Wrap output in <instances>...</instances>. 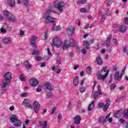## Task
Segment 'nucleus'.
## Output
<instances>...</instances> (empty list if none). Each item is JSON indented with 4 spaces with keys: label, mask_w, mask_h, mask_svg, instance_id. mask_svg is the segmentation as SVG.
<instances>
[{
    "label": "nucleus",
    "mask_w": 128,
    "mask_h": 128,
    "mask_svg": "<svg viewBox=\"0 0 128 128\" xmlns=\"http://www.w3.org/2000/svg\"><path fill=\"white\" fill-rule=\"evenodd\" d=\"M0 32H4V33L6 32V30L4 29V28H1Z\"/></svg>",
    "instance_id": "0e129e2a"
},
{
    "label": "nucleus",
    "mask_w": 128,
    "mask_h": 128,
    "mask_svg": "<svg viewBox=\"0 0 128 128\" xmlns=\"http://www.w3.org/2000/svg\"><path fill=\"white\" fill-rule=\"evenodd\" d=\"M60 26H58L56 27V24H54L52 28V30H56V32H58V30H61Z\"/></svg>",
    "instance_id": "a878e982"
},
{
    "label": "nucleus",
    "mask_w": 128,
    "mask_h": 128,
    "mask_svg": "<svg viewBox=\"0 0 128 128\" xmlns=\"http://www.w3.org/2000/svg\"><path fill=\"white\" fill-rule=\"evenodd\" d=\"M82 52L83 54H86V50L84 48H82Z\"/></svg>",
    "instance_id": "052dcab7"
},
{
    "label": "nucleus",
    "mask_w": 128,
    "mask_h": 128,
    "mask_svg": "<svg viewBox=\"0 0 128 128\" xmlns=\"http://www.w3.org/2000/svg\"><path fill=\"white\" fill-rule=\"evenodd\" d=\"M77 4H86V0H79L77 2Z\"/></svg>",
    "instance_id": "58836bf2"
},
{
    "label": "nucleus",
    "mask_w": 128,
    "mask_h": 128,
    "mask_svg": "<svg viewBox=\"0 0 128 128\" xmlns=\"http://www.w3.org/2000/svg\"><path fill=\"white\" fill-rule=\"evenodd\" d=\"M114 2V0H111L110 2H109L107 3L106 6H110L112 4V2Z\"/></svg>",
    "instance_id": "13d9d810"
},
{
    "label": "nucleus",
    "mask_w": 128,
    "mask_h": 128,
    "mask_svg": "<svg viewBox=\"0 0 128 128\" xmlns=\"http://www.w3.org/2000/svg\"><path fill=\"white\" fill-rule=\"evenodd\" d=\"M8 4L10 8H14L16 6V0H7Z\"/></svg>",
    "instance_id": "f3484780"
},
{
    "label": "nucleus",
    "mask_w": 128,
    "mask_h": 128,
    "mask_svg": "<svg viewBox=\"0 0 128 128\" xmlns=\"http://www.w3.org/2000/svg\"><path fill=\"white\" fill-rule=\"evenodd\" d=\"M116 87V84H112L110 86V90H114Z\"/></svg>",
    "instance_id": "ea45409f"
},
{
    "label": "nucleus",
    "mask_w": 128,
    "mask_h": 128,
    "mask_svg": "<svg viewBox=\"0 0 128 128\" xmlns=\"http://www.w3.org/2000/svg\"><path fill=\"white\" fill-rule=\"evenodd\" d=\"M112 35H109L108 36L106 42V44L107 46H110V40H112Z\"/></svg>",
    "instance_id": "412c9836"
},
{
    "label": "nucleus",
    "mask_w": 128,
    "mask_h": 128,
    "mask_svg": "<svg viewBox=\"0 0 128 128\" xmlns=\"http://www.w3.org/2000/svg\"><path fill=\"white\" fill-rule=\"evenodd\" d=\"M104 104L102 102H100L98 104V106L99 108H104Z\"/></svg>",
    "instance_id": "37998d69"
},
{
    "label": "nucleus",
    "mask_w": 128,
    "mask_h": 128,
    "mask_svg": "<svg viewBox=\"0 0 128 128\" xmlns=\"http://www.w3.org/2000/svg\"><path fill=\"white\" fill-rule=\"evenodd\" d=\"M110 100L108 99L106 101V104L105 106H103V110L104 112H106L108 108V106H110L111 104Z\"/></svg>",
    "instance_id": "2eb2a0df"
},
{
    "label": "nucleus",
    "mask_w": 128,
    "mask_h": 128,
    "mask_svg": "<svg viewBox=\"0 0 128 128\" xmlns=\"http://www.w3.org/2000/svg\"><path fill=\"white\" fill-rule=\"evenodd\" d=\"M124 22L126 24H128V18H126L124 20Z\"/></svg>",
    "instance_id": "338daca9"
},
{
    "label": "nucleus",
    "mask_w": 128,
    "mask_h": 128,
    "mask_svg": "<svg viewBox=\"0 0 128 128\" xmlns=\"http://www.w3.org/2000/svg\"><path fill=\"white\" fill-rule=\"evenodd\" d=\"M52 12H54V14H56V11L50 10V9H48L46 10V12L44 16H50V14Z\"/></svg>",
    "instance_id": "aec40b11"
},
{
    "label": "nucleus",
    "mask_w": 128,
    "mask_h": 128,
    "mask_svg": "<svg viewBox=\"0 0 128 128\" xmlns=\"http://www.w3.org/2000/svg\"><path fill=\"white\" fill-rule=\"evenodd\" d=\"M62 46V40L58 37H55L52 40V46L54 48V46L56 48H60Z\"/></svg>",
    "instance_id": "20e7f679"
},
{
    "label": "nucleus",
    "mask_w": 128,
    "mask_h": 128,
    "mask_svg": "<svg viewBox=\"0 0 128 128\" xmlns=\"http://www.w3.org/2000/svg\"><path fill=\"white\" fill-rule=\"evenodd\" d=\"M8 20L10 22H16V17L12 14Z\"/></svg>",
    "instance_id": "b1692460"
},
{
    "label": "nucleus",
    "mask_w": 128,
    "mask_h": 128,
    "mask_svg": "<svg viewBox=\"0 0 128 128\" xmlns=\"http://www.w3.org/2000/svg\"><path fill=\"white\" fill-rule=\"evenodd\" d=\"M66 32L68 34H72L74 32V28L72 27L68 28H67Z\"/></svg>",
    "instance_id": "5701e85b"
},
{
    "label": "nucleus",
    "mask_w": 128,
    "mask_h": 128,
    "mask_svg": "<svg viewBox=\"0 0 128 128\" xmlns=\"http://www.w3.org/2000/svg\"><path fill=\"white\" fill-rule=\"evenodd\" d=\"M86 72L87 74H92V68H90V66L88 67Z\"/></svg>",
    "instance_id": "49530a36"
},
{
    "label": "nucleus",
    "mask_w": 128,
    "mask_h": 128,
    "mask_svg": "<svg viewBox=\"0 0 128 128\" xmlns=\"http://www.w3.org/2000/svg\"><path fill=\"white\" fill-rule=\"evenodd\" d=\"M64 2H58L54 4V6L56 8H58L59 12H62V10H64Z\"/></svg>",
    "instance_id": "0eeeda50"
},
{
    "label": "nucleus",
    "mask_w": 128,
    "mask_h": 128,
    "mask_svg": "<svg viewBox=\"0 0 128 128\" xmlns=\"http://www.w3.org/2000/svg\"><path fill=\"white\" fill-rule=\"evenodd\" d=\"M80 12H82L83 14H86V12H90V10H86V8H83L80 10Z\"/></svg>",
    "instance_id": "473e14b6"
},
{
    "label": "nucleus",
    "mask_w": 128,
    "mask_h": 128,
    "mask_svg": "<svg viewBox=\"0 0 128 128\" xmlns=\"http://www.w3.org/2000/svg\"><path fill=\"white\" fill-rule=\"evenodd\" d=\"M94 101H92L88 106V112H92L94 108Z\"/></svg>",
    "instance_id": "4be33fe9"
},
{
    "label": "nucleus",
    "mask_w": 128,
    "mask_h": 128,
    "mask_svg": "<svg viewBox=\"0 0 128 128\" xmlns=\"http://www.w3.org/2000/svg\"><path fill=\"white\" fill-rule=\"evenodd\" d=\"M48 32H45V34H44V40H48Z\"/></svg>",
    "instance_id": "4d7b16f0"
},
{
    "label": "nucleus",
    "mask_w": 128,
    "mask_h": 128,
    "mask_svg": "<svg viewBox=\"0 0 128 128\" xmlns=\"http://www.w3.org/2000/svg\"><path fill=\"white\" fill-rule=\"evenodd\" d=\"M122 76V75L120 74V71L116 72L114 75V80H120Z\"/></svg>",
    "instance_id": "f8f14e48"
},
{
    "label": "nucleus",
    "mask_w": 128,
    "mask_h": 128,
    "mask_svg": "<svg viewBox=\"0 0 128 128\" xmlns=\"http://www.w3.org/2000/svg\"><path fill=\"white\" fill-rule=\"evenodd\" d=\"M10 120L12 124H14V126L18 128V126H22V121L18 120V116L16 114H12L10 118Z\"/></svg>",
    "instance_id": "7ed1b4c3"
},
{
    "label": "nucleus",
    "mask_w": 128,
    "mask_h": 128,
    "mask_svg": "<svg viewBox=\"0 0 128 128\" xmlns=\"http://www.w3.org/2000/svg\"><path fill=\"white\" fill-rule=\"evenodd\" d=\"M46 62H41V66L42 67L44 66H46Z\"/></svg>",
    "instance_id": "774afa93"
},
{
    "label": "nucleus",
    "mask_w": 128,
    "mask_h": 128,
    "mask_svg": "<svg viewBox=\"0 0 128 128\" xmlns=\"http://www.w3.org/2000/svg\"><path fill=\"white\" fill-rule=\"evenodd\" d=\"M3 14L4 16H6V18L8 19L11 15L12 13L10 12L8 10H4L3 12Z\"/></svg>",
    "instance_id": "393cba45"
},
{
    "label": "nucleus",
    "mask_w": 128,
    "mask_h": 128,
    "mask_svg": "<svg viewBox=\"0 0 128 128\" xmlns=\"http://www.w3.org/2000/svg\"><path fill=\"white\" fill-rule=\"evenodd\" d=\"M98 93L97 92H94V94H92V96H93V98H94V100H96V98H98Z\"/></svg>",
    "instance_id": "de8ad7c7"
},
{
    "label": "nucleus",
    "mask_w": 128,
    "mask_h": 128,
    "mask_svg": "<svg viewBox=\"0 0 128 128\" xmlns=\"http://www.w3.org/2000/svg\"><path fill=\"white\" fill-rule=\"evenodd\" d=\"M68 42L71 46H76V42L73 38H70V40L68 41Z\"/></svg>",
    "instance_id": "bb28decb"
},
{
    "label": "nucleus",
    "mask_w": 128,
    "mask_h": 128,
    "mask_svg": "<svg viewBox=\"0 0 128 128\" xmlns=\"http://www.w3.org/2000/svg\"><path fill=\"white\" fill-rule=\"evenodd\" d=\"M72 102L70 101L68 104V110L70 111L72 110Z\"/></svg>",
    "instance_id": "f704fd0d"
},
{
    "label": "nucleus",
    "mask_w": 128,
    "mask_h": 128,
    "mask_svg": "<svg viewBox=\"0 0 128 128\" xmlns=\"http://www.w3.org/2000/svg\"><path fill=\"white\" fill-rule=\"evenodd\" d=\"M22 106H24L25 108H32V106L30 104V99H24L22 102Z\"/></svg>",
    "instance_id": "423d86ee"
},
{
    "label": "nucleus",
    "mask_w": 128,
    "mask_h": 128,
    "mask_svg": "<svg viewBox=\"0 0 128 128\" xmlns=\"http://www.w3.org/2000/svg\"><path fill=\"white\" fill-rule=\"evenodd\" d=\"M24 66H26V69L30 68H32V64H30L29 63V62L28 61H25L24 62Z\"/></svg>",
    "instance_id": "7c9ffc66"
},
{
    "label": "nucleus",
    "mask_w": 128,
    "mask_h": 128,
    "mask_svg": "<svg viewBox=\"0 0 128 128\" xmlns=\"http://www.w3.org/2000/svg\"><path fill=\"white\" fill-rule=\"evenodd\" d=\"M40 104L36 102H34V112L36 114H38V110H40Z\"/></svg>",
    "instance_id": "9b49d317"
},
{
    "label": "nucleus",
    "mask_w": 128,
    "mask_h": 128,
    "mask_svg": "<svg viewBox=\"0 0 128 128\" xmlns=\"http://www.w3.org/2000/svg\"><path fill=\"white\" fill-rule=\"evenodd\" d=\"M80 120H82V118L78 115L76 116L74 118V124H80Z\"/></svg>",
    "instance_id": "ddd939ff"
},
{
    "label": "nucleus",
    "mask_w": 128,
    "mask_h": 128,
    "mask_svg": "<svg viewBox=\"0 0 128 128\" xmlns=\"http://www.w3.org/2000/svg\"><path fill=\"white\" fill-rule=\"evenodd\" d=\"M112 40L114 44H118V40H116V38H114Z\"/></svg>",
    "instance_id": "864d4df0"
},
{
    "label": "nucleus",
    "mask_w": 128,
    "mask_h": 128,
    "mask_svg": "<svg viewBox=\"0 0 128 128\" xmlns=\"http://www.w3.org/2000/svg\"><path fill=\"white\" fill-rule=\"evenodd\" d=\"M22 2L24 6H30L28 0H22Z\"/></svg>",
    "instance_id": "72a5a7b5"
},
{
    "label": "nucleus",
    "mask_w": 128,
    "mask_h": 128,
    "mask_svg": "<svg viewBox=\"0 0 128 128\" xmlns=\"http://www.w3.org/2000/svg\"><path fill=\"white\" fill-rule=\"evenodd\" d=\"M83 46L86 48V50H90V43L88 41H83Z\"/></svg>",
    "instance_id": "c756f323"
},
{
    "label": "nucleus",
    "mask_w": 128,
    "mask_h": 128,
    "mask_svg": "<svg viewBox=\"0 0 128 128\" xmlns=\"http://www.w3.org/2000/svg\"><path fill=\"white\" fill-rule=\"evenodd\" d=\"M62 62V58L60 56H58L57 58V64H60Z\"/></svg>",
    "instance_id": "a18cd8bd"
},
{
    "label": "nucleus",
    "mask_w": 128,
    "mask_h": 128,
    "mask_svg": "<svg viewBox=\"0 0 128 128\" xmlns=\"http://www.w3.org/2000/svg\"><path fill=\"white\" fill-rule=\"evenodd\" d=\"M36 60L38 61L42 60V57L41 56H36L35 57Z\"/></svg>",
    "instance_id": "bf43d9fd"
},
{
    "label": "nucleus",
    "mask_w": 128,
    "mask_h": 128,
    "mask_svg": "<svg viewBox=\"0 0 128 128\" xmlns=\"http://www.w3.org/2000/svg\"><path fill=\"white\" fill-rule=\"evenodd\" d=\"M43 128H49L48 127V122H44L43 124Z\"/></svg>",
    "instance_id": "09e8293b"
},
{
    "label": "nucleus",
    "mask_w": 128,
    "mask_h": 128,
    "mask_svg": "<svg viewBox=\"0 0 128 128\" xmlns=\"http://www.w3.org/2000/svg\"><path fill=\"white\" fill-rule=\"evenodd\" d=\"M32 54V56H38V54H40V51L38 50H34Z\"/></svg>",
    "instance_id": "4c0bfd02"
},
{
    "label": "nucleus",
    "mask_w": 128,
    "mask_h": 128,
    "mask_svg": "<svg viewBox=\"0 0 128 128\" xmlns=\"http://www.w3.org/2000/svg\"><path fill=\"white\" fill-rule=\"evenodd\" d=\"M62 118V114H59L58 117V121L60 122Z\"/></svg>",
    "instance_id": "e2e57ef3"
},
{
    "label": "nucleus",
    "mask_w": 128,
    "mask_h": 128,
    "mask_svg": "<svg viewBox=\"0 0 128 128\" xmlns=\"http://www.w3.org/2000/svg\"><path fill=\"white\" fill-rule=\"evenodd\" d=\"M122 110H117L116 112L114 114V118H120V112Z\"/></svg>",
    "instance_id": "cd10ccee"
},
{
    "label": "nucleus",
    "mask_w": 128,
    "mask_h": 128,
    "mask_svg": "<svg viewBox=\"0 0 128 128\" xmlns=\"http://www.w3.org/2000/svg\"><path fill=\"white\" fill-rule=\"evenodd\" d=\"M56 108H52L51 110V114H54V112H56Z\"/></svg>",
    "instance_id": "5fc2aeb1"
},
{
    "label": "nucleus",
    "mask_w": 128,
    "mask_h": 128,
    "mask_svg": "<svg viewBox=\"0 0 128 128\" xmlns=\"http://www.w3.org/2000/svg\"><path fill=\"white\" fill-rule=\"evenodd\" d=\"M106 14H103L102 15V18H101V20L102 22H104V20H106Z\"/></svg>",
    "instance_id": "c9c22d12"
},
{
    "label": "nucleus",
    "mask_w": 128,
    "mask_h": 128,
    "mask_svg": "<svg viewBox=\"0 0 128 128\" xmlns=\"http://www.w3.org/2000/svg\"><path fill=\"white\" fill-rule=\"evenodd\" d=\"M70 46H70V44L68 42V40H65L64 42V44L63 46V48L64 50V48H70Z\"/></svg>",
    "instance_id": "c85d7f7f"
},
{
    "label": "nucleus",
    "mask_w": 128,
    "mask_h": 128,
    "mask_svg": "<svg viewBox=\"0 0 128 128\" xmlns=\"http://www.w3.org/2000/svg\"><path fill=\"white\" fill-rule=\"evenodd\" d=\"M106 14H107L106 15L107 16H112V12L108 10V9H106Z\"/></svg>",
    "instance_id": "79ce46f5"
},
{
    "label": "nucleus",
    "mask_w": 128,
    "mask_h": 128,
    "mask_svg": "<svg viewBox=\"0 0 128 128\" xmlns=\"http://www.w3.org/2000/svg\"><path fill=\"white\" fill-rule=\"evenodd\" d=\"M3 43H4V44H12V40L10 37L6 38L3 39Z\"/></svg>",
    "instance_id": "6ab92c4d"
},
{
    "label": "nucleus",
    "mask_w": 128,
    "mask_h": 128,
    "mask_svg": "<svg viewBox=\"0 0 128 128\" xmlns=\"http://www.w3.org/2000/svg\"><path fill=\"white\" fill-rule=\"evenodd\" d=\"M9 110L11 112H12L13 110H14V106H10V108H9Z\"/></svg>",
    "instance_id": "680f3d73"
},
{
    "label": "nucleus",
    "mask_w": 128,
    "mask_h": 128,
    "mask_svg": "<svg viewBox=\"0 0 128 128\" xmlns=\"http://www.w3.org/2000/svg\"><path fill=\"white\" fill-rule=\"evenodd\" d=\"M20 79L22 82H26V78H24V76L22 75L20 76Z\"/></svg>",
    "instance_id": "8fccbe9b"
},
{
    "label": "nucleus",
    "mask_w": 128,
    "mask_h": 128,
    "mask_svg": "<svg viewBox=\"0 0 128 128\" xmlns=\"http://www.w3.org/2000/svg\"><path fill=\"white\" fill-rule=\"evenodd\" d=\"M123 52L124 54H126L127 56H128V46H125L123 48Z\"/></svg>",
    "instance_id": "e433bc0d"
},
{
    "label": "nucleus",
    "mask_w": 128,
    "mask_h": 128,
    "mask_svg": "<svg viewBox=\"0 0 128 128\" xmlns=\"http://www.w3.org/2000/svg\"><path fill=\"white\" fill-rule=\"evenodd\" d=\"M123 116L124 118H128V113L126 110L124 111Z\"/></svg>",
    "instance_id": "a19ab883"
},
{
    "label": "nucleus",
    "mask_w": 128,
    "mask_h": 128,
    "mask_svg": "<svg viewBox=\"0 0 128 128\" xmlns=\"http://www.w3.org/2000/svg\"><path fill=\"white\" fill-rule=\"evenodd\" d=\"M43 88L44 90H52V86H50V84L48 82H47L45 84H44Z\"/></svg>",
    "instance_id": "a211bd4d"
},
{
    "label": "nucleus",
    "mask_w": 128,
    "mask_h": 128,
    "mask_svg": "<svg viewBox=\"0 0 128 128\" xmlns=\"http://www.w3.org/2000/svg\"><path fill=\"white\" fill-rule=\"evenodd\" d=\"M38 82H39L38 80L34 78H31L30 80V83L32 86H36L38 84Z\"/></svg>",
    "instance_id": "9d476101"
},
{
    "label": "nucleus",
    "mask_w": 128,
    "mask_h": 128,
    "mask_svg": "<svg viewBox=\"0 0 128 128\" xmlns=\"http://www.w3.org/2000/svg\"><path fill=\"white\" fill-rule=\"evenodd\" d=\"M28 96V92H24L22 94H21L20 96L21 98H26Z\"/></svg>",
    "instance_id": "c03bdc74"
},
{
    "label": "nucleus",
    "mask_w": 128,
    "mask_h": 128,
    "mask_svg": "<svg viewBox=\"0 0 128 128\" xmlns=\"http://www.w3.org/2000/svg\"><path fill=\"white\" fill-rule=\"evenodd\" d=\"M48 98H52V93L48 92L47 94Z\"/></svg>",
    "instance_id": "3c124183"
},
{
    "label": "nucleus",
    "mask_w": 128,
    "mask_h": 128,
    "mask_svg": "<svg viewBox=\"0 0 128 128\" xmlns=\"http://www.w3.org/2000/svg\"><path fill=\"white\" fill-rule=\"evenodd\" d=\"M43 18L45 20V24H50V22H54L56 20V18L51 16H44Z\"/></svg>",
    "instance_id": "6e6552de"
},
{
    "label": "nucleus",
    "mask_w": 128,
    "mask_h": 128,
    "mask_svg": "<svg viewBox=\"0 0 128 128\" xmlns=\"http://www.w3.org/2000/svg\"><path fill=\"white\" fill-rule=\"evenodd\" d=\"M73 84L74 86H76L78 84V78L75 77L73 80Z\"/></svg>",
    "instance_id": "2f4dec72"
},
{
    "label": "nucleus",
    "mask_w": 128,
    "mask_h": 128,
    "mask_svg": "<svg viewBox=\"0 0 128 128\" xmlns=\"http://www.w3.org/2000/svg\"><path fill=\"white\" fill-rule=\"evenodd\" d=\"M10 80H12V72H7L4 75V79L2 80V88L3 92H6L8 90L6 88L10 86Z\"/></svg>",
    "instance_id": "f257e3e1"
},
{
    "label": "nucleus",
    "mask_w": 128,
    "mask_h": 128,
    "mask_svg": "<svg viewBox=\"0 0 128 128\" xmlns=\"http://www.w3.org/2000/svg\"><path fill=\"white\" fill-rule=\"evenodd\" d=\"M84 90H86V88H84V87H82L80 88V92H84Z\"/></svg>",
    "instance_id": "6e6d98bb"
},
{
    "label": "nucleus",
    "mask_w": 128,
    "mask_h": 128,
    "mask_svg": "<svg viewBox=\"0 0 128 128\" xmlns=\"http://www.w3.org/2000/svg\"><path fill=\"white\" fill-rule=\"evenodd\" d=\"M47 52L48 56H52V52H50V48H48L47 49Z\"/></svg>",
    "instance_id": "69168bd1"
},
{
    "label": "nucleus",
    "mask_w": 128,
    "mask_h": 128,
    "mask_svg": "<svg viewBox=\"0 0 128 128\" xmlns=\"http://www.w3.org/2000/svg\"><path fill=\"white\" fill-rule=\"evenodd\" d=\"M38 38V36H33L30 38V44L31 46H32L34 48H36L38 46H36V43Z\"/></svg>",
    "instance_id": "1a4fd4ad"
},
{
    "label": "nucleus",
    "mask_w": 128,
    "mask_h": 128,
    "mask_svg": "<svg viewBox=\"0 0 128 128\" xmlns=\"http://www.w3.org/2000/svg\"><path fill=\"white\" fill-rule=\"evenodd\" d=\"M36 90L38 92H42V87H40V86H38Z\"/></svg>",
    "instance_id": "603ef678"
},
{
    "label": "nucleus",
    "mask_w": 128,
    "mask_h": 128,
    "mask_svg": "<svg viewBox=\"0 0 128 128\" xmlns=\"http://www.w3.org/2000/svg\"><path fill=\"white\" fill-rule=\"evenodd\" d=\"M95 62H97V64L99 66H102V56H100V55H98L96 57Z\"/></svg>",
    "instance_id": "4468645a"
},
{
    "label": "nucleus",
    "mask_w": 128,
    "mask_h": 128,
    "mask_svg": "<svg viewBox=\"0 0 128 128\" xmlns=\"http://www.w3.org/2000/svg\"><path fill=\"white\" fill-rule=\"evenodd\" d=\"M107 68L108 66H104L100 72L97 74L98 80H104L106 78V76H108V72H110V70H107Z\"/></svg>",
    "instance_id": "f03ea898"
},
{
    "label": "nucleus",
    "mask_w": 128,
    "mask_h": 128,
    "mask_svg": "<svg viewBox=\"0 0 128 128\" xmlns=\"http://www.w3.org/2000/svg\"><path fill=\"white\" fill-rule=\"evenodd\" d=\"M118 30L120 32L124 34V32H125L126 30H128V27L124 25H121L119 26Z\"/></svg>",
    "instance_id": "dca6fc26"
},
{
    "label": "nucleus",
    "mask_w": 128,
    "mask_h": 128,
    "mask_svg": "<svg viewBox=\"0 0 128 128\" xmlns=\"http://www.w3.org/2000/svg\"><path fill=\"white\" fill-rule=\"evenodd\" d=\"M110 113L106 117L102 116L99 119V122H112V118H110Z\"/></svg>",
    "instance_id": "39448f33"
}]
</instances>
